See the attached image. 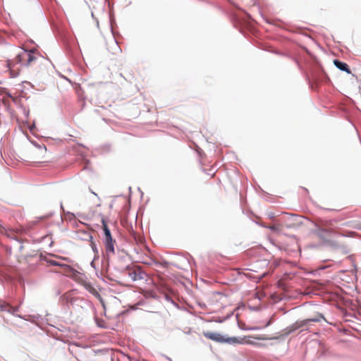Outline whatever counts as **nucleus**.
Wrapping results in <instances>:
<instances>
[{
    "label": "nucleus",
    "mask_w": 361,
    "mask_h": 361,
    "mask_svg": "<svg viewBox=\"0 0 361 361\" xmlns=\"http://www.w3.org/2000/svg\"><path fill=\"white\" fill-rule=\"evenodd\" d=\"M114 242L105 243V250L107 255H114Z\"/></svg>",
    "instance_id": "obj_10"
},
{
    "label": "nucleus",
    "mask_w": 361,
    "mask_h": 361,
    "mask_svg": "<svg viewBox=\"0 0 361 361\" xmlns=\"http://www.w3.org/2000/svg\"><path fill=\"white\" fill-rule=\"evenodd\" d=\"M126 274L132 281L144 280L147 276V274L140 268L128 269Z\"/></svg>",
    "instance_id": "obj_5"
},
{
    "label": "nucleus",
    "mask_w": 361,
    "mask_h": 361,
    "mask_svg": "<svg viewBox=\"0 0 361 361\" xmlns=\"http://www.w3.org/2000/svg\"><path fill=\"white\" fill-rule=\"evenodd\" d=\"M334 221H326L321 222L318 226V233L322 234V233H334Z\"/></svg>",
    "instance_id": "obj_6"
},
{
    "label": "nucleus",
    "mask_w": 361,
    "mask_h": 361,
    "mask_svg": "<svg viewBox=\"0 0 361 361\" xmlns=\"http://www.w3.org/2000/svg\"><path fill=\"white\" fill-rule=\"evenodd\" d=\"M296 219V216L286 213L279 219V221H280V225L282 227L291 228L298 226L299 224L297 222Z\"/></svg>",
    "instance_id": "obj_3"
},
{
    "label": "nucleus",
    "mask_w": 361,
    "mask_h": 361,
    "mask_svg": "<svg viewBox=\"0 0 361 361\" xmlns=\"http://www.w3.org/2000/svg\"><path fill=\"white\" fill-rule=\"evenodd\" d=\"M334 64L340 70L346 72L347 73H351L349 66L347 63L342 62L338 59L334 61Z\"/></svg>",
    "instance_id": "obj_7"
},
{
    "label": "nucleus",
    "mask_w": 361,
    "mask_h": 361,
    "mask_svg": "<svg viewBox=\"0 0 361 361\" xmlns=\"http://www.w3.org/2000/svg\"><path fill=\"white\" fill-rule=\"evenodd\" d=\"M63 301L66 302L68 304L73 305L74 302L76 299L72 297L71 293H66L62 296Z\"/></svg>",
    "instance_id": "obj_8"
},
{
    "label": "nucleus",
    "mask_w": 361,
    "mask_h": 361,
    "mask_svg": "<svg viewBox=\"0 0 361 361\" xmlns=\"http://www.w3.org/2000/svg\"><path fill=\"white\" fill-rule=\"evenodd\" d=\"M101 221H102V228H103V230H104V236L105 237H108L109 235H111L110 230L108 228L107 223H106L105 219L102 218Z\"/></svg>",
    "instance_id": "obj_11"
},
{
    "label": "nucleus",
    "mask_w": 361,
    "mask_h": 361,
    "mask_svg": "<svg viewBox=\"0 0 361 361\" xmlns=\"http://www.w3.org/2000/svg\"><path fill=\"white\" fill-rule=\"evenodd\" d=\"M321 317H322L320 316L319 317L309 318L300 321H297L286 328L287 333L290 334L299 329L303 328L304 326L307 325L310 322H318L320 321Z\"/></svg>",
    "instance_id": "obj_4"
},
{
    "label": "nucleus",
    "mask_w": 361,
    "mask_h": 361,
    "mask_svg": "<svg viewBox=\"0 0 361 361\" xmlns=\"http://www.w3.org/2000/svg\"><path fill=\"white\" fill-rule=\"evenodd\" d=\"M92 247L93 250H94L95 245H94V243L93 242H92Z\"/></svg>",
    "instance_id": "obj_15"
},
{
    "label": "nucleus",
    "mask_w": 361,
    "mask_h": 361,
    "mask_svg": "<svg viewBox=\"0 0 361 361\" xmlns=\"http://www.w3.org/2000/svg\"><path fill=\"white\" fill-rule=\"evenodd\" d=\"M84 287L85 288V289L87 290H88L90 293H92L94 296L98 297V298L100 297V295L99 294V293L90 283H85Z\"/></svg>",
    "instance_id": "obj_9"
},
{
    "label": "nucleus",
    "mask_w": 361,
    "mask_h": 361,
    "mask_svg": "<svg viewBox=\"0 0 361 361\" xmlns=\"http://www.w3.org/2000/svg\"><path fill=\"white\" fill-rule=\"evenodd\" d=\"M203 335L205 338L217 343H226L230 344L243 343L244 339L238 337H228L221 335L219 333L212 331H204Z\"/></svg>",
    "instance_id": "obj_2"
},
{
    "label": "nucleus",
    "mask_w": 361,
    "mask_h": 361,
    "mask_svg": "<svg viewBox=\"0 0 361 361\" xmlns=\"http://www.w3.org/2000/svg\"><path fill=\"white\" fill-rule=\"evenodd\" d=\"M115 240H114L112 239V237L111 235H109L108 237H105V243H111V242H114Z\"/></svg>",
    "instance_id": "obj_13"
},
{
    "label": "nucleus",
    "mask_w": 361,
    "mask_h": 361,
    "mask_svg": "<svg viewBox=\"0 0 361 361\" xmlns=\"http://www.w3.org/2000/svg\"><path fill=\"white\" fill-rule=\"evenodd\" d=\"M282 226L280 225V221L278 224H274L269 226V228L274 231H279L282 229Z\"/></svg>",
    "instance_id": "obj_12"
},
{
    "label": "nucleus",
    "mask_w": 361,
    "mask_h": 361,
    "mask_svg": "<svg viewBox=\"0 0 361 361\" xmlns=\"http://www.w3.org/2000/svg\"><path fill=\"white\" fill-rule=\"evenodd\" d=\"M42 56L34 50L22 49L16 56V63L8 61L6 66L10 71L12 77H16L19 74L20 68L16 67L17 63H20L21 66H33L37 65L39 61H42Z\"/></svg>",
    "instance_id": "obj_1"
},
{
    "label": "nucleus",
    "mask_w": 361,
    "mask_h": 361,
    "mask_svg": "<svg viewBox=\"0 0 361 361\" xmlns=\"http://www.w3.org/2000/svg\"><path fill=\"white\" fill-rule=\"evenodd\" d=\"M51 264L54 265V266H59L60 265L56 261H51Z\"/></svg>",
    "instance_id": "obj_14"
}]
</instances>
